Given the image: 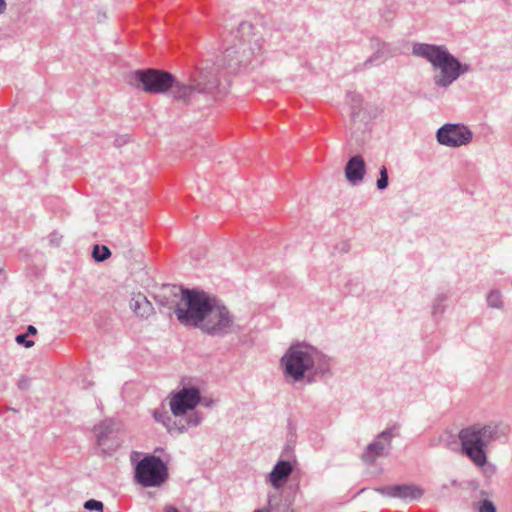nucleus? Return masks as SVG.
I'll return each instance as SVG.
<instances>
[{
	"label": "nucleus",
	"instance_id": "423d86ee",
	"mask_svg": "<svg viewBox=\"0 0 512 512\" xmlns=\"http://www.w3.org/2000/svg\"><path fill=\"white\" fill-rule=\"evenodd\" d=\"M131 84L149 94H164L175 85V76L155 68L137 69L131 73Z\"/></svg>",
	"mask_w": 512,
	"mask_h": 512
},
{
	"label": "nucleus",
	"instance_id": "5701e85b",
	"mask_svg": "<svg viewBox=\"0 0 512 512\" xmlns=\"http://www.w3.org/2000/svg\"><path fill=\"white\" fill-rule=\"evenodd\" d=\"M346 98L350 104L351 117L353 120H356L359 117L361 111L362 97L356 92H348Z\"/></svg>",
	"mask_w": 512,
	"mask_h": 512
},
{
	"label": "nucleus",
	"instance_id": "a19ab883",
	"mask_svg": "<svg viewBox=\"0 0 512 512\" xmlns=\"http://www.w3.org/2000/svg\"><path fill=\"white\" fill-rule=\"evenodd\" d=\"M480 495H481V496H487V495H488V493H487L486 491H484V490H481V491H480Z\"/></svg>",
	"mask_w": 512,
	"mask_h": 512
},
{
	"label": "nucleus",
	"instance_id": "4c0bfd02",
	"mask_svg": "<svg viewBox=\"0 0 512 512\" xmlns=\"http://www.w3.org/2000/svg\"><path fill=\"white\" fill-rule=\"evenodd\" d=\"M164 512H180L177 507L173 505H167L164 509Z\"/></svg>",
	"mask_w": 512,
	"mask_h": 512
},
{
	"label": "nucleus",
	"instance_id": "39448f33",
	"mask_svg": "<svg viewBox=\"0 0 512 512\" xmlns=\"http://www.w3.org/2000/svg\"><path fill=\"white\" fill-rule=\"evenodd\" d=\"M314 353L316 348L311 345L300 342L291 344L280 359L284 376L294 382L304 380L306 373L315 365Z\"/></svg>",
	"mask_w": 512,
	"mask_h": 512
},
{
	"label": "nucleus",
	"instance_id": "6e6552de",
	"mask_svg": "<svg viewBox=\"0 0 512 512\" xmlns=\"http://www.w3.org/2000/svg\"><path fill=\"white\" fill-rule=\"evenodd\" d=\"M219 86V78L215 73V69L207 70L202 68L198 79L194 80L193 84H184L177 80L175 77V85L172 86L173 97L177 100H182L185 103L191 102L194 94H212Z\"/></svg>",
	"mask_w": 512,
	"mask_h": 512
},
{
	"label": "nucleus",
	"instance_id": "f8f14e48",
	"mask_svg": "<svg viewBox=\"0 0 512 512\" xmlns=\"http://www.w3.org/2000/svg\"><path fill=\"white\" fill-rule=\"evenodd\" d=\"M399 425L394 424L377 435V439L369 443L361 455V459L368 465H372L377 458L387 456L391 449L393 437L398 435Z\"/></svg>",
	"mask_w": 512,
	"mask_h": 512
},
{
	"label": "nucleus",
	"instance_id": "ddd939ff",
	"mask_svg": "<svg viewBox=\"0 0 512 512\" xmlns=\"http://www.w3.org/2000/svg\"><path fill=\"white\" fill-rule=\"evenodd\" d=\"M152 415L154 420L163 424L169 433H172L173 431L183 433L188 428L198 426L202 421V416L199 412L191 413L185 418L172 420L168 415V412L163 407L154 409Z\"/></svg>",
	"mask_w": 512,
	"mask_h": 512
},
{
	"label": "nucleus",
	"instance_id": "2eb2a0df",
	"mask_svg": "<svg viewBox=\"0 0 512 512\" xmlns=\"http://www.w3.org/2000/svg\"><path fill=\"white\" fill-rule=\"evenodd\" d=\"M374 490L385 497L397 498L404 502L418 500L424 494V490L415 484L380 486L376 487Z\"/></svg>",
	"mask_w": 512,
	"mask_h": 512
},
{
	"label": "nucleus",
	"instance_id": "f3484780",
	"mask_svg": "<svg viewBox=\"0 0 512 512\" xmlns=\"http://www.w3.org/2000/svg\"><path fill=\"white\" fill-rule=\"evenodd\" d=\"M296 460H278L268 475V481L277 490L284 487L289 480Z\"/></svg>",
	"mask_w": 512,
	"mask_h": 512
},
{
	"label": "nucleus",
	"instance_id": "f704fd0d",
	"mask_svg": "<svg viewBox=\"0 0 512 512\" xmlns=\"http://www.w3.org/2000/svg\"><path fill=\"white\" fill-rule=\"evenodd\" d=\"M25 334H26L27 336H32V335L37 334V329H36V327H35V326H33V325H28V326H27V328H26V332H25Z\"/></svg>",
	"mask_w": 512,
	"mask_h": 512
},
{
	"label": "nucleus",
	"instance_id": "a878e982",
	"mask_svg": "<svg viewBox=\"0 0 512 512\" xmlns=\"http://www.w3.org/2000/svg\"><path fill=\"white\" fill-rule=\"evenodd\" d=\"M487 304L491 308L500 309L503 307L502 293L498 289H492L487 295Z\"/></svg>",
	"mask_w": 512,
	"mask_h": 512
},
{
	"label": "nucleus",
	"instance_id": "f257e3e1",
	"mask_svg": "<svg viewBox=\"0 0 512 512\" xmlns=\"http://www.w3.org/2000/svg\"><path fill=\"white\" fill-rule=\"evenodd\" d=\"M412 54L427 60L433 68L440 69V75L434 77V83L438 87L450 86L471 70L469 64L462 63L444 45L416 42L412 46Z\"/></svg>",
	"mask_w": 512,
	"mask_h": 512
},
{
	"label": "nucleus",
	"instance_id": "b1692460",
	"mask_svg": "<svg viewBox=\"0 0 512 512\" xmlns=\"http://www.w3.org/2000/svg\"><path fill=\"white\" fill-rule=\"evenodd\" d=\"M448 300V295L445 293H440L435 298L432 304V317L437 321V317L441 316L446 309L445 302Z\"/></svg>",
	"mask_w": 512,
	"mask_h": 512
},
{
	"label": "nucleus",
	"instance_id": "9b49d317",
	"mask_svg": "<svg viewBox=\"0 0 512 512\" xmlns=\"http://www.w3.org/2000/svg\"><path fill=\"white\" fill-rule=\"evenodd\" d=\"M436 139L443 146L456 148L469 144L473 133L464 124L446 123L436 131Z\"/></svg>",
	"mask_w": 512,
	"mask_h": 512
},
{
	"label": "nucleus",
	"instance_id": "412c9836",
	"mask_svg": "<svg viewBox=\"0 0 512 512\" xmlns=\"http://www.w3.org/2000/svg\"><path fill=\"white\" fill-rule=\"evenodd\" d=\"M253 29L254 26L252 23L248 21L239 22L236 30L231 29L230 31V37L233 38L230 42L237 43L241 47L245 43H250V38L254 35Z\"/></svg>",
	"mask_w": 512,
	"mask_h": 512
},
{
	"label": "nucleus",
	"instance_id": "79ce46f5",
	"mask_svg": "<svg viewBox=\"0 0 512 512\" xmlns=\"http://www.w3.org/2000/svg\"><path fill=\"white\" fill-rule=\"evenodd\" d=\"M2 273H3V269H2V268H0V275H1Z\"/></svg>",
	"mask_w": 512,
	"mask_h": 512
},
{
	"label": "nucleus",
	"instance_id": "bb28decb",
	"mask_svg": "<svg viewBox=\"0 0 512 512\" xmlns=\"http://www.w3.org/2000/svg\"><path fill=\"white\" fill-rule=\"evenodd\" d=\"M389 185L388 169L385 165H382L379 169V178L376 181V187L378 190L383 191Z\"/></svg>",
	"mask_w": 512,
	"mask_h": 512
},
{
	"label": "nucleus",
	"instance_id": "72a5a7b5",
	"mask_svg": "<svg viewBox=\"0 0 512 512\" xmlns=\"http://www.w3.org/2000/svg\"><path fill=\"white\" fill-rule=\"evenodd\" d=\"M272 498H273V496L270 495L269 499H268V505H269L270 509L269 508H259V509H255L253 512H271L270 510L274 509L273 504H272Z\"/></svg>",
	"mask_w": 512,
	"mask_h": 512
},
{
	"label": "nucleus",
	"instance_id": "e433bc0d",
	"mask_svg": "<svg viewBox=\"0 0 512 512\" xmlns=\"http://www.w3.org/2000/svg\"><path fill=\"white\" fill-rule=\"evenodd\" d=\"M349 249H350V245L347 242H342L341 243V246H340V251L341 252L346 253V252L349 251Z\"/></svg>",
	"mask_w": 512,
	"mask_h": 512
},
{
	"label": "nucleus",
	"instance_id": "aec40b11",
	"mask_svg": "<svg viewBox=\"0 0 512 512\" xmlns=\"http://www.w3.org/2000/svg\"><path fill=\"white\" fill-rule=\"evenodd\" d=\"M130 309L140 319H147L154 313V307L142 293L133 294L129 302Z\"/></svg>",
	"mask_w": 512,
	"mask_h": 512
},
{
	"label": "nucleus",
	"instance_id": "ea45409f",
	"mask_svg": "<svg viewBox=\"0 0 512 512\" xmlns=\"http://www.w3.org/2000/svg\"><path fill=\"white\" fill-rule=\"evenodd\" d=\"M470 486L473 487V489H477L479 487V484L477 481H471Z\"/></svg>",
	"mask_w": 512,
	"mask_h": 512
},
{
	"label": "nucleus",
	"instance_id": "6ab92c4d",
	"mask_svg": "<svg viewBox=\"0 0 512 512\" xmlns=\"http://www.w3.org/2000/svg\"><path fill=\"white\" fill-rule=\"evenodd\" d=\"M370 44L371 47L375 49V52L362 64L364 68L378 66L391 56L389 45L381 41L379 38H371Z\"/></svg>",
	"mask_w": 512,
	"mask_h": 512
},
{
	"label": "nucleus",
	"instance_id": "473e14b6",
	"mask_svg": "<svg viewBox=\"0 0 512 512\" xmlns=\"http://www.w3.org/2000/svg\"><path fill=\"white\" fill-rule=\"evenodd\" d=\"M308 373H309V374H307V373H306L305 378H304V380H305V381H306V383H308V384H312V383H314V382L316 381V378H317V377H320V375H319V374H316V373H315V370H311V371H309Z\"/></svg>",
	"mask_w": 512,
	"mask_h": 512
},
{
	"label": "nucleus",
	"instance_id": "2f4dec72",
	"mask_svg": "<svg viewBox=\"0 0 512 512\" xmlns=\"http://www.w3.org/2000/svg\"><path fill=\"white\" fill-rule=\"evenodd\" d=\"M293 501H294L293 497L286 496L285 502L283 504V509L281 510V512H294V510L292 508Z\"/></svg>",
	"mask_w": 512,
	"mask_h": 512
},
{
	"label": "nucleus",
	"instance_id": "7ed1b4c3",
	"mask_svg": "<svg viewBox=\"0 0 512 512\" xmlns=\"http://www.w3.org/2000/svg\"><path fill=\"white\" fill-rule=\"evenodd\" d=\"M216 296L197 288L182 289L183 306H177L175 315L185 327L201 329L207 315L211 312Z\"/></svg>",
	"mask_w": 512,
	"mask_h": 512
},
{
	"label": "nucleus",
	"instance_id": "4be33fe9",
	"mask_svg": "<svg viewBox=\"0 0 512 512\" xmlns=\"http://www.w3.org/2000/svg\"><path fill=\"white\" fill-rule=\"evenodd\" d=\"M314 359L315 365L312 370H315V373L319 374L321 378L330 377L332 374L329 358L316 349V353H314Z\"/></svg>",
	"mask_w": 512,
	"mask_h": 512
},
{
	"label": "nucleus",
	"instance_id": "c756f323",
	"mask_svg": "<svg viewBox=\"0 0 512 512\" xmlns=\"http://www.w3.org/2000/svg\"><path fill=\"white\" fill-rule=\"evenodd\" d=\"M15 341L18 345H21L25 348H31L34 346V341L29 339V336H27L25 333H20L16 335Z\"/></svg>",
	"mask_w": 512,
	"mask_h": 512
},
{
	"label": "nucleus",
	"instance_id": "9d476101",
	"mask_svg": "<svg viewBox=\"0 0 512 512\" xmlns=\"http://www.w3.org/2000/svg\"><path fill=\"white\" fill-rule=\"evenodd\" d=\"M93 432L103 456H111L122 445L119 428L111 419H105L95 425Z\"/></svg>",
	"mask_w": 512,
	"mask_h": 512
},
{
	"label": "nucleus",
	"instance_id": "4468645a",
	"mask_svg": "<svg viewBox=\"0 0 512 512\" xmlns=\"http://www.w3.org/2000/svg\"><path fill=\"white\" fill-rule=\"evenodd\" d=\"M244 54L245 49L226 38L224 39V51L217 62V66L227 69L229 73H237L242 67H246L249 62V57Z\"/></svg>",
	"mask_w": 512,
	"mask_h": 512
},
{
	"label": "nucleus",
	"instance_id": "c85d7f7f",
	"mask_svg": "<svg viewBox=\"0 0 512 512\" xmlns=\"http://www.w3.org/2000/svg\"><path fill=\"white\" fill-rule=\"evenodd\" d=\"M477 510L478 512H497L495 504L488 499H482L478 503Z\"/></svg>",
	"mask_w": 512,
	"mask_h": 512
},
{
	"label": "nucleus",
	"instance_id": "cd10ccee",
	"mask_svg": "<svg viewBox=\"0 0 512 512\" xmlns=\"http://www.w3.org/2000/svg\"><path fill=\"white\" fill-rule=\"evenodd\" d=\"M84 509L88 511H97V512H103L104 504L96 499H89L84 502L83 505Z\"/></svg>",
	"mask_w": 512,
	"mask_h": 512
},
{
	"label": "nucleus",
	"instance_id": "dca6fc26",
	"mask_svg": "<svg viewBox=\"0 0 512 512\" xmlns=\"http://www.w3.org/2000/svg\"><path fill=\"white\" fill-rule=\"evenodd\" d=\"M182 289L185 287L176 285L163 287V293L155 297L161 313L168 315H171L172 312L175 313L177 306H181Z\"/></svg>",
	"mask_w": 512,
	"mask_h": 512
},
{
	"label": "nucleus",
	"instance_id": "c9c22d12",
	"mask_svg": "<svg viewBox=\"0 0 512 512\" xmlns=\"http://www.w3.org/2000/svg\"><path fill=\"white\" fill-rule=\"evenodd\" d=\"M200 404H202L205 407H211L213 405V400L207 399V398H202V401L200 402Z\"/></svg>",
	"mask_w": 512,
	"mask_h": 512
},
{
	"label": "nucleus",
	"instance_id": "7c9ffc66",
	"mask_svg": "<svg viewBox=\"0 0 512 512\" xmlns=\"http://www.w3.org/2000/svg\"><path fill=\"white\" fill-rule=\"evenodd\" d=\"M30 384H31V380L29 377L25 376V375H22L17 383L18 385V388L20 390H27L29 389L30 387Z\"/></svg>",
	"mask_w": 512,
	"mask_h": 512
},
{
	"label": "nucleus",
	"instance_id": "f03ea898",
	"mask_svg": "<svg viewBox=\"0 0 512 512\" xmlns=\"http://www.w3.org/2000/svg\"><path fill=\"white\" fill-rule=\"evenodd\" d=\"M505 434V427L497 423H476L462 428L458 433L461 453L477 467H484L488 462L487 447Z\"/></svg>",
	"mask_w": 512,
	"mask_h": 512
},
{
	"label": "nucleus",
	"instance_id": "393cba45",
	"mask_svg": "<svg viewBox=\"0 0 512 512\" xmlns=\"http://www.w3.org/2000/svg\"><path fill=\"white\" fill-rule=\"evenodd\" d=\"M111 256V251L106 245L95 244L92 249V258L95 262H104Z\"/></svg>",
	"mask_w": 512,
	"mask_h": 512
},
{
	"label": "nucleus",
	"instance_id": "1a4fd4ad",
	"mask_svg": "<svg viewBox=\"0 0 512 512\" xmlns=\"http://www.w3.org/2000/svg\"><path fill=\"white\" fill-rule=\"evenodd\" d=\"M170 410L175 417L185 418L188 411H193L202 401L200 389L194 385H184L179 391L171 392Z\"/></svg>",
	"mask_w": 512,
	"mask_h": 512
},
{
	"label": "nucleus",
	"instance_id": "58836bf2",
	"mask_svg": "<svg viewBox=\"0 0 512 512\" xmlns=\"http://www.w3.org/2000/svg\"><path fill=\"white\" fill-rule=\"evenodd\" d=\"M7 4L5 0H0V15L6 10Z\"/></svg>",
	"mask_w": 512,
	"mask_h": 512
},
{
	"label": "nucleus",
	"instance_id": "0eeeda50",
	"mask_svg": "<svg viewBox=\"0 0 512 512\" xmlns=\"http://www.w3.org/2000/svg\"><path fill=\"white\" fill-rule=\"evenodd\" d=\"M200 330L212 337H225L237 331L234 315L217 296Z\"/></svg>",
	"mask_w": 512,
	"mask_h": 512
},
{
	"label": "nucleus",
	"instance_id": "a211bd4d",
	"mask_svg": "<svg viewBox=\"0 0 512 512\" xmlns=\"http://www.w3.org/2000/svg\"><path fill=\"white\" fill-rule=\"evenodd\" d=\"M347 181L352 185L361 183L366 174V163L359 154L351 156L344 168Z\"/></svg>",
	"mask_w": 512,
	"mask_h": 512
},
{
	"label": "nucleus",
	"instance_id": "20e7f679",
	"mask_svg": "<svg viewBox=\"0 0 512 512\" xmlns=\"http://www.w3.org/2000/svg\"><path fill=\"white\" fill-rule=\"evenodd\" d=\"M130 462L133 466V480L144 488H156L162 486L169 478L167 463L154 454H141L133 451L130 454Z\"/></svg>",
	"mask_w": 512,
	"mask_h": 512
}]
</instances>
